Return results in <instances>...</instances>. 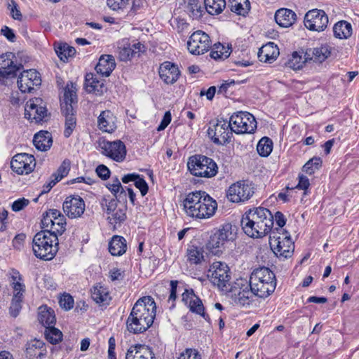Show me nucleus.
I'll return each instance as SVG.
<instances>
[{"mask_svg": "<svg viewBox=\"0 0 359 359\" xmlns=\"http://www.w3.org/2000/svg\"><path fill=\"white\" fill-rule=\"evenodd\" d=\"M156 311V303L151 297L145 296L139 299L126 320L127 330L134 334L146 332L154 323Z\"/></svg>", "mask_w": 359, "mask_h": 359, "instance_id": "1", "label": "nucleus"}, {"mask_svg": "<svg viewBox=\"0 0 359 359\" xmlns=\"http://www.w3.org/2000/svg\"><path fill=\"white\" fill-rule=\"evenodd\" d=\"M241 224L244 233L251 238H262L273 231V215L265 208L250 209L243 215Z\"/></svg>", "mask_w": 359, "mask_h": 359, "instance_id": "2", "label": "nucleus"}, {"mask_svg": "<svg viewBox=\"0 0 359 359\" xmlns=\"http://www.w3.org/2000/svg\"><path fill=\"white\" fill-rule=\"evenodd\" d=\"M249 283L255 296L266 298L271 294L276 287L275 274L269 268L255 269L250 275Z\"/></svg>", "mask_w": 359, "mask_h": 359, "instance_id": "3", "label": "nucleus"}, {"mask_svg": "<svg viewBox=\"0 0 359 359\" xmlns=\"http://www.w3.org/2000/svg\"><path fill=\"white\" fill-rule=\"evenodd\" d=\"M76 86L70 82L64 88V95L60 98V107L62 115L65 117L64 135L69 137L76 125L74 114V105L77 103Z\"/></svg>", "mask_w": 359, "mask_h": 359, "instance_id": "4", "label": "nucleus"}, {"mask_svg": "<svg viewBox=\"0 0 359 359\" xmlns=\"http://www.w3.org/2000/svg\"><path fill=\"white\" fill-rule=\"evenodd\" d=\"M32 249L34 255L43 260H51L58 248V239L46 231L38 232L33 238Z\"/></svg>", "mask_w": 359, "mask_h": 359, "instance_id": "5", "label": "nucleus"}, {"mask_svg": "<svg viewBox=\"0 0 359 359\" xmlns=\"http://www.w3.org/2000/svg\"><path fill=\"white\" fill-rule=\"evenodd\" d=\"M187 166L193 175L201 177H214L218 170L216 163L212 158L203 155H194L189 157Z\"/></svg>", "mask_w": 359, "mask_h": 359, "instance_id": "6", "label": "nucleus"}, {"mask_svg": "<svg viewBox=\"0 0 359 359\" xmlns=\"http://www.w3.org/2000/svg\"><path fill=\"white\" fill-rule=\"evenodd\" d=\"M269 244L278 257L287 259L293 255L294 245L288 232L273 231L269 236Z\"/></svg>", "mask_w": 359, "mask_h": 359, "instance_id": "7", "label": "nucleus"}, {"mask_svg": "<svg viewBox=\"0 0 359 359\" xmlns=\"http://www.w3.org/2000/svg\"><path fill=\"white\" fill-rule=\"evenodd\" d=\"M41 227L53 237L57 238L66 229V219L59 210L50 209L43 214Z\"/></svg>", "mask_w": 359, "mask_h": 359, "instance_id": "8", "label": "nucleus"}, {"mask_svg": "<svg viewBox=\"0 0 359 359\" xmlns=\"http://www.w3.org/2000/svg\"><path fill=\"white\" fill-rule=\"evenodd\" d=\"M231 130L236 134L252 133L257 128L255 117L247 111L233 113L229 119Z\"/></svg>", "mask_w": 359, "mask_h": 359, "instance_id": "9", "label": "nucleus"}, {"mask_svg": "<svg viewBox=\"0 0 359 359\" xmlns=\"http://www.w3.org/2000/svg\"><path fill=\"white\" fill-rule=\"evenodd\" d=\"M208 276L214 285L222 291H228L231 276L226 264L222 262H213L210 266Z\"/></svg>", "mask_w": 359, "mask_h": 359, "instance_id": "10", "label": "nucleus"}, {"mask_svg": "<svg viewBox=\"0 0 359 359\" xmlns=\"http://www.w3.org/2000/svg\"><path fill=\"white\" fill-rule=\"evenodd\" d=\"M227 292L231 293L233 302L242 306L250 305L255 296L249 282L244 279H238L232 286H229Z\"/></svg>", "mask_w": 359, "mask_h": 359, "instance_id": "11", "label": "nucleus"}, {"mask_svg": "<svg viewBox=\"0 0 359 359\" xmlns=\"http://www.w3.org/2000/svg\"><path fill=\"white\" fill-rule=\"evenodd\" d=\"M95 148L103 155L116 162L123 161L126 156V148L121 140L113 142L100 138L95 144Z\"/></svg>", "mask_w": 359, "mask_h": 359, "instance_id": "12", "label": "nucleus"}, {"mask_svg": "<svg viewBox=\"0 0 359 359\" xmlns=\"http://www.w3.org/2000/svg\"><path fill=\"white\" fill-rule=\"evenodd\" d=\"M232 133L229 121L217 118L210 122L208 135L217 144L222 145L229 142Z\"/></svg>", "mask_w": 359, "mask_h": 359, "instance_id": "13", "label": "nucleus"}, {"mask_svg": "<svg viewBox=\"0 0 359 359\" xmlns=\"http://www.w3.org/2000/svg\"><path fill=\"white\" fill-rule=\"evenodd\" d=\"M254 194L252 184L245 181L233 184L228 189L227 197L233 203L244 202L249 200Z\"/></svg>", "mask_w": 359, "mask_h": 359, "instance_id": "14", "label": "nucleus"}, {"mask_svg": "<svg viewBox=\"0 0 359 359\" xmlns=\"http://www.w3.org/2000/svg\"><path fill=\"white\" fill-rule=\"evenodd\" d=\"M145 50V46L140 42L131 44L128 39H123L118 43L117 54L121 61H130L134 57H140Z\"/></svg>", "mask_w": 359, "mask_h": 359, "instance_id": "15", "label": "nucleus"}, {"mask_svg": "<svg viewBox=\"0 0 359 359\" xmlns=\"http://www.w3.org/2000/svg\"><path fill=\"white\" fill-rule=\"evenodd\" d=\"M211 46L210 36L203 31L194 32L187 41L189 51L193 55H202L207 52Z\"/></svg>", "mask_w": 359, "mask_h": 359, "instance_id": "16", "label": "nucleus"}, {"mask_svg": "<svg viewBox=\"0 0 359 359\" xmlns=\"http://www.w3.org/2000/svg\"><path fill=\"white\" fill-rule=\"evenodd\" d=\"M42 104L43 100L41 98H34L28 101L25 109V118L36 123L46 121L47 109Z\"/></svg>", "mask_w": 359, "mask_h": 359, "instance_id": "17", "label": "nucleus"}, {"mask_svg": "<svg viewBox=\"0 0 359 359\" xmlns=\"http://www.w3.org/2000/svg\"><path fill=\"white\" fill-rule=\"evenodd\" d=\"M304 23L309 30L321 32L327 26L328 17L323 10L313 9L306 13Z\"/></svg>", "mask_w": 359, "mask_h": 359, "instance_id": "18", "label": "nucleus"}, {"mask_svg": "<svg viewBox=\"0 0 359 359\" xmlns=\"http://www.w3.org/2000/svg\"><path fill=\"white\" fill-rule=\"evenodd\" d=\"M36 166L33 155L21 153L15 155L11 162L12 170L18 175H27L32 172Z\"/></svg>", "mask_w": 359, "mask_h": 359, "instance_id": "19", "label": "nucleus"}, {"mask_svg": "<svg viewBox=\"0 0 359 359\" xmlns=\"http://www.w3.org/2000/svg\"><path fill=\"white\" fill-rule=\"evenodd\" d=\"M41 84V79L39 72L36 69H30L24 70L20 73L18 79V86L22 93H32L35 87Z\"/></svg>", "mask_w": 359, "mask_h": 359, "instance_id": "20", "label": "nucleus"}, {"mask_svg": "<svg viewBox=\"0 0 359 359\" xmlns=\"http://www.w3.org/2000/svg\"><path fill=\"white\" fill-rule=\"evenodd\" d=\"M15 55L11 52L0 56V78L9 79L17 76V72L22 68V65L15 62Z\"/></svg>", "mask_w": 359, "mask_h": 359, "instance_id": "21", "label": "nucleus"}, {"mask_svg": "<svg viewBox=\"0 0 359 359\" xmlns=\"http://www.w3.org/2000/svg\"><path fill=\"white\" fill-rule=\"evenodd\" d=\"M91 299L97 307L95 311H102L110 304L112 298L109 288L102 283H97L91 290Z\"/></svg>", "mask_w": 359, "mask_h": 359, "instance_id": "22", "label": "nucleus"}, {"mask_svg": "<svg viewBox=\"0 0 359 359\" xmlns=\"http://www.w3.org/2000/svg\"><path fill=\"white\" fill-rule=\"evenodd\" d=\"M107 220L114 229L119 227L126 219V208L118 205L116 201L109 202L107 208Z\"/></svg>", "mask_w": 359, "mask_h": 359, "instance_id": "23", "label": "nucleus"}, {"mask_svg": "<svg viewBox=\"0 0 359 359\" xmlns=\"http://www.w3.org/2000/svg\"><path fill=\"white\" fill-rule=\"evenodd\" d=\"M62 208L69 218H77L84 212L85 203L79 196H69L64 201Z\"/></svg>", "mask_w": 359, "mask_h": 359, "instance_id": "24", "label": "nucleus"}, {"mask_svg": "<svg viewBox=\"0 0 359 359\" xmlns=\"http://www.w3.org/2000/svg\"><path fill=\"white\" fill-rule=\"evenodd\" d=\"M204 191H196L187 194L183 200V209L187 216L195 218L199 208L201 200L203 197Z\"/></svg>", "mask_w": 359, "mask_h": 359, "instance_id": "25", "label": "nucleus"}, {"mask_svg": "<svg viewBox=\"0 0 359 359\" xmlns=\"http://www.w3.org/2000/svg\"><path fill=\"white\" fill-rule=\"evenodd\" d=\"M332 48L328 44H322L315 48H307L304 53V62L312 60L322 63L331 55Z\"/></svg>", "mask_w": 359, "mask_h": 359, "instance_id": "26", "label": "nucleus"}, {"mask_svg": "<svg viewBox=\"0 0 359 359\" xmlns=\"http://www.w3.org/2000/svg\"><path fill=\"white\" fill-rule=\"evenodd\" d=\"M195 219H208L212 217L217 209V201L204 191Z\"/></svg>", "mask_w": 359, "mask_h": 359, "instance_id": "27", "label": "nucleus"}, {"mask_svg": "<svg viewBox=\"0 0 359 359\" xmlns=\"http://www.w3.org/2000/svg\"><path fill=\"white\" fill-rule=\"evenodd\" d=\"M158 73L161 79L166 84H173L180 75L177 66L169 61L164 62L161 65Z\"/></svg>", "mask_w": 359, "mask_h": 359, "instance_id": "28", "label": "nucleus"}, {"mask_svg": "<svg viewBox=\"0 0 359 359\" xmlns=\"http://www.w3.org/2000/svg\"><path fill=\"white\" fill-rule=\"evenodd\" d=\"M126 359H155V355L148 346L136 344L128 349Z\"/></svg>", "mask_w": 359, "mask_h": 359, "instance_id": "29", "label": "nucleus"}, {"mask_svg": "<svg viewBox=\"0 0 359 359\" xmlns=\"http://www.w3.org/2000/svg\"><path fill=\"white\" fill-rule=\"evenodd\" d=\"M26 357L29 359H42L46 355L45 344L41 341L34 339L27 344Z\"/></svg>", "mask_w": 359, "mask_h": 359, "instance_id": "30", "label": "nucleus"}, {"mask_svg": "<svg viewBox=\"0 0 359 359\" xmlns=\"http://www.w3.org/2000/svg\"><path fill=\"white\" fill-rule=\"evenodd\" d=\"M115 121L116 118L110 111H103L97 118V126L102 132L111 133L116 128Z\"/></svg>", "mask_w": 359, "mask_h": 359, "instance_id": "31", "label": "nucleus"}, {"mask_svg": "<svg viewBox=\"0 0 359 359\" xmlns=\"http://www.w3.org/2000/svg\"><path fill=\"white\" fill-rule=\"evenodd\" d=\"M116 67L114 56L111 55H102L95 67L97 74L103 76H109Z\"/></svg>", "mask_w": 359, "mask_h": 359, "instance_id": "32", "label": "nucleus"}, {"mask_svg": "<svg viewBox=\"0 0 359 359\" xmlns=\"http://www.w3.org/2000/svg\"><path fill=\"white\" fill-rule=\"evenodd\" d=\"M279 55V49L273 42L264 45L258 52L259 60L264 62H272Z\"/></svg>", "mask_w": 359, "mask_h": 359, "instance_id": "33", "label": "nucleus"}, {"mask_svg": "<svg viewBox=\"0 0 359 359\" xmlns=\"http://www.w3.org/2000/svg\"><path fill=\"white\" fill-rule=\"evenodd\" d=\"M276 23L282 27H289L296 21V13L287 8L278 9L275 13Z\"/></svg>", "mask_w": 359, "mask_h": 359, "instance_id": "34", "label": "nucleus"}, {"mask_svg": "<svg viewBox=\"0 0 359 359\" xmlns=\"http://www.w3.org/2000/svg\"><path fill=\"white\" fill-rule=\"evenodd\" d=\"M33 143L38 150L47 151L53 144L52 135L48 131L41 130L34 135Z\"/></svg>", "mask_w": 359, "mask_h": 359, "instance_id": "35", "label": "nucleus"}, {"mask_svg": "<svg viewBox=\"0 0 359 359\" xmlns=\"http://www.w3.org/2000/svg\"><path fill=\"white\" fill-rule=\"evenodd\" d=\"M127 250L126 240L121 236H114L109 243V252L113 256H121Z\"/></svg>", "mask_w": 359, "mask_h": 359, "instance_id": "36", "label": "nucleus"}, {"mask_svg": "<svg viewBox=\"0 0 359 359\" xmlns=\"http://www.w3.org/2000/svg\"><path fill=\"white\" fill-rule=\"evenodd\" d=\"M38 320L45 328L55 325L56 318L54 310L46 305L40 306L39 308Z\"/></svg>", "mask_w": 359, "mask_h": 359, "instance_id": "37", "label": "nucleus"}, {"mask_svg": "<svg viewBox=\"0 0 359 359\" xmlns=\"http://www.w3.org/2000/svg\"><path fill=\"white\" fill-rule=\"evenodd\" d=\"M333 32L337 38L347 39L352 34V26L346 21H339L334 25Z\"/></svg>", "mask_w": 359, "mask_h": 359, "instance_id": "38", "label": "nucleus"}, {"mask_svg": "<svg viewBox=\"0 0 359 359\" xmlns=\"http://www.w3.org/2000/svg\"><path fill=\"white\" fill-rule=\"evenodd\" d=\"M55 50L60 60L63 62L67 61L68 57H72L76 53L75 48L66 43H60L55 45Z\"/></svg>", "mask_w": 359, "mask_h": 359, "instance_id": "39", "label": "nucleus"}, {"mask_svg": "<svg viewBox=\"0 0 359 359\" xmlns=\"http://www.w3.org/2000/svg\"><path fill=\"white\" fill-rule=\"evenodd\" d=\"M204 250L201 247L189 246L187 250V259L191 264H198L204 259Z\"/></svg>", "mask_w": 359, "mask_h": 359, "instance_id": "40", "label": "nucleus"}, {"mask_svg": "<svg viewBox=\"0 0 359 359\" xmlns=\"http://www.w3.org/2000/svg\"><path fill=\"white\" fill-rule=\"evenodd\" d=\"M206 11L210 15L221 13L226 7L225 0H204Z\"/></svg>", "mask_w": 359, "mask_h": 359, "instance_id": "41", "label": "nucleus"}, {"mask_svg": "<svg viewBox=\"0 0 359 359\" xmlns=\"http://www.w3.org/2000/svg\"><path fill=\"white\" fill-rule=\"evenodd\" d=\"M229 6L232 12L241 15H245L250 10L248 0H229Z\"/></svg>", "mask_w": 359, "mask_h": 359, "instance_id": "42", "label": "nucleus"}, {"mask_svg": "<svg viewBox=\"0 0 359 359\" xmlns=\"http://www.w3.org/2000/svg\"><path fill=\"white\" fill-rule=\"evenodd\" d=\"M231 48L225 47L220 43H215L210 52V56L215 60H224L231 54Z\"/></svg>", "mask_w": 359, "mask_h": 359, "instance_id": "43", "label": "nucleus"}, {"mask_svg": "<svg viewBox=\"0 0 359 359\" xmlns=\"http://www.w3.org/2000/svg\"><path fill=\"white\" fill-rule=\"evenodd\" d=\"M186 8L193 19H198L202 16L203 8L198 0H189Z\"/></svg>", "mask_w": 359, "mask_h": 359, "instance_id": "44", "label": "nucleus"}, {"mask_svg": "<svg viewBox=\"0 0 359 359\" xmlns=\"http://www.w3.org/2000/svg\"><path fill=\"white\" fill-rule=\"evenodd\" d=\"M273 149V142L272 140L267 137H262L258 142L257 145V151L258 154L262 156L266 157L268 156L272 151Z\"/></svg>", "mask_w": 359, "mask_h": 359, "instance_id": "45", "label": "nucleus"}, {"mask_svg": "<svg viewBox=\"0 0 359 359\" xmlns=\"http://www.w3.org/2000/svg\"><path fill=\"white\" fill-rule=\"evenodd\" d=\"M46 340L52 344H56L62 339V332L55 328V325L46 327L44 332Z\"/></svg>", "mask_w": 359, "mask_h": 359, "instance_id": "46", "label": "nucleus"}, {"mask_svg": "<svg viewBox=\"0 0 359 359\" xmlns=\"http://www.w3.org/2000/svg\"><path fill=\"white\" fill-rule=\"evenodd\" d=\"M188 307L191 312L201 316L205 320L209 319L208 315L205 313L203 302L198 297L196 296Z\"/></svg>", "mask_w": 359, "mask_h": 359, "instance_id": "47", "label": "nucleus"}, {"mask_svg": "<svg viewBox=\"0 0 359 359\" xmlns=\"http://www.w3.org/2000/svg\"><path fill=\"white\" fill-rule=\"evenodd\" d=\"M13 280V297H19L23 299V294L25 291V286L20 283L21 277L18 272L15 273L12 276Z\"/></svg>", "mask_w": 359, "mask_h": 359, "instance_id": "48", "label": "nucleus"}, {"mask_svg": "<svg viewBox=\"0 0 359 359\" xmlns=\"http://www.w3.org/2000/svg\"><path fill=\"white\" fill-rule=\"evenodd\" d=\"M215 233L221 238L222 241L224 243L227 241L233 239V234L232 232V225L229 223L224 224L217 229Z\"/></svg>", "mask_w": 359, "mask_h": 359, "instance_id": "49", "label": "nucleus"}, {"mask_svg": "<svg viewBox=\"0 0 359 359\" xmlns=\"http://www.w3.org/2000/svg\"><path fill=\"white\" fill-rule=\"evenodd\" d=\"M321 165V158L320 157H313L304 165L303 170L309 175H312L316 170H318Z\"/></svg>", "mask_w": 359, "mask_h": 359, "instance_id": "50", "label": "nucleus"}, {"mask_svg": "<svg viewBox=\"0 0 359 359\" xmlns=\"http://www.w3.org/2000/svg\"><path fill=\"white\" fill-rule=\"evenodd\" d=\"M224 245V243L222 241L221 238L215 232L211 235L210 240L207 244L208 248L214 253H217L219 249Z\"/></svg>", "mask_w": 359, "mask_h": 359, "instance_id": "51", "label": "nucleus"}, {"mask_svg": "<svg viewBox=\"0 0 359 359\" xmlns=\"http://www.w3.org/2000/svg\"><path fill=\"white\" fill-rule=\"evenodd\" d=\"M70 170V161L69 160H65L60 165L55 172L52 174V177H57L58 181H60L64 177L67 175Z\"/></svg>", "mask_w": 359, "mask_h": 359, "instance_id": "52", "label": "nucleus"}, {"mask_svg": "<svg viewBox=\"0 0 359 359\" xmlns=\"http://www.w3.org/2000/svg\"><path fill=\"white\" fill-rule=\"evenodd\" d=\"M8 9L10 11L12 18L17 20H21L22 13L19 10L18 4L14 0H8Z\"/></svg>", "mask_w": 359, "mask_h": 359, "instance_id": "53", "label": "nucleus"}, {"mask_svg": "<svg viewBox=\"0 0 359 359\" xmlns=\"http://www.w3.org/2000/svg\"><path fill=\"white\" fill-rule=\"evenodd\" d=\"M108 6L114 10H123L129 4V0H107Z\"/></svg>", "mask_w": 359, "mask_h": 359, "instance_id": "54", "label": "nucleus"}, {"mask_svg": "<svg viewBox=\"0 0 359 359\" xmlns=\"http://www.w3.org/2000/svg\"><path fill=\"white\" fill-rule=\"evenodd\" d=\"M22 298L13 297L12 302L10 306V313L13 317H17L22 309L21 303Z\"/></svg>", "mask_w": 359, "mask_h": 359, "instance_id": "55", "label": "nucleus"}, {"mask_svg": "<svg viewBox=\"0 0 359 359\" xmlns=\"http://www.w3.org/2000/svg\"><path fill=\"white\" fill-rule=\"evenodd\" d=\"M276 222V224L278 225V228H276L274 230L275 232H287L282 228L284 226L286 222V219L285 218V216L283 214L279 211L276 212L275 215H273V222Z\"/></svg>", "mask_w": 359, "mask_h": 359, "instance_id": "56", "label": "nucleus"}, {"mask_svg": "<svg viewBox=\"0 0 359 359\" xmlns=\"http://www.w3.org/2000/svg\"><path fill=\"white\" fill-rule=\"evenodd\" d=\"M59 303L60 306L66 311L70 310L74 306V299L69 294L62 295L60 299Z\"/></svg>", "mask_w": 359, "mask_h": 359, "instance_id": "57", "label": "nucleus"}, {"mask_svg": "<svg viewBox=\"0 0 359 359\" xmlns=\"http://www.w3.org/2000/svg\"><path fill=\"white\" fill-rule=\"evenodd\" d=\"M178 359H201V356L196 350L187 348L180 354Z\"/></svg>", "mask_w": 359, "mask_h": 359, "instance_id": "58", "label": "nucleus"}, {"mask_svg": "<svg viewBox=\"0 0 359 359\" xmlns=\"http://www.w3.org/2000/svg\"><path fill=\"white\" fill-rule=\"evenodd\" d=\"M134 184L135 186L140 191L142 196L147 194L149 189L148 184L144 178L140 177V175H138V178H137Z\"/></svg>", "mask_w": 359, "mask_h": 359, "instance_id": "59", "label": "nucleus"}, {"mask_svg": "<svg viewBox=\"0 0 359 359\" xmlns=\"http://www.w3.org/2000/svg\"><path fill=\"white\" fill-rule=\"evenodd\" d=\"M104 83L102 81H98L97 79L91 76V92L93 91L97 95H100L103 92Z\"/></svg>", "mask_w": 359, "mask_h": 359, "instance_id": "60", "label": "nucleus"}, {"mask_svg": "<svg viewBox=\"0 0 359 359\" xmlns=\"http://www.w3.org/2000/svg\"><path fill=\"white\" fill-rule=\"evenodd\" d=\"M29 203V200H27L25 198H19L13 203L12 206H11L12 210L14 212L20 211L25 207L28 205Z\"/></svg>", "mask_w": 359, "mask_h": 359, "instance_id": "61", "label": "nucleus"}, {"mask_svg": "<svg viewBox=\"0 0 359 359\" xmlns=\"http://www.w3.org/2000/svg\"><path fill=\"white\" fill-rule=\"evenodd\" d=\"M95 172L97 176L104 180H107L110 176L109 169L103 164L98 165Z\"/></svg>", "mask_w": 359, "mask_h": 359, "instance_id": "62", "label": "nucleus"}, {"mask_svg": "<svg viewBox=\"0 0 359 359\" xmlns=\"http://www.w3.org/2000/svg\"><path fill=\"white\" fill-rule=\"evenodd\" d=\"M172 116L170 111H168L165 113L163 119L161 120V123L158 126L157 130L161 131L165 129V128L169 125L171 121Z\"/></svg>", "mask_w": 359, "mask_h": 359, "instance_id": "63", "label": "nucleus"}, {"mask_svg": "<svg viewBox=\"0 0 359 359\" xmlns=\"http://www.w3.org/2000/svg\"><path fill=\"white\" fill-rule=\"evenodd\" d=\"M109 277L112 281L122 280L124 277V273L120 269L113 268L109 271Z\"/></svg>", "mask_w": 359, "mask_h": 359, "instance_id": "64", "label": "nucleus"}]
</instances>
